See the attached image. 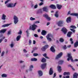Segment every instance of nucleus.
Masks as SVG:
<instances>
[{"instance_id":"nucleus-58","label":"nucleus","mask_w":78,"mask_h":78,"mask_svg":"<svg viewBox=\"0 0 78 78\" xmlns=\"http://www.w3.org/2000/svg\"><path fill=\"white\" fill-rule=\"evenodd\" d=\"M20 63H23L24 62L23 61H22V60H20Z\"/></svg>"},{"instance_id":"nucleus-23","label":"nucleus","mask_w":78,"mask_h":78,"mask_svg":"<svg viewBox=\"0 0 78 78\" xmlns=\"http://www.w3.org/2000/svg\"><path fill=\"white\" fill-rule=\"evenodd\" d=\"M10 25L11 23L4 24L2 26V27H3V28H5V27H8V26Z\"/></svg>"},{"instance_id":"nucleus-46","label":"nucleus","mask_w":78,"mask_h":78,"mask_svg":"<svg viewBox=\"0 0 78 78\" xmlns=\"http://www.w3.org/2000/svg\"><path fill=\"white\" fill-rule=\"evenodd\" d=\"M70 41H71V44H73V41H73V39H72V38H71L70 39Z\"/></svg>"},{"instance_id":"nucleus-48","label":"nucleus","mask_w":78,"mask_h":78,"mask_svg":"<svg viewBox=\"0 0 78 78\" xmlns=\"http://www.w3.org/2000/svg\"><path fill=\"white\" fill-rule=\"evenodd\" d=\"M4 54H5V51H3L1 54V56H3V55H4Z\"/></svg>"},{"instance_id":"nucleus-4","label":"nucleus","mask_w":78,"mask_h":78,"mask_svg":"<svg viewBox=\"0 0 78 78\" xmlns=\"http://www.w3.org/2000/svg\"><path fill=\"white\" fill-rule=\"evenodd\" d=\"M13 20L14 22L15 25L17 24L19 22V18H18V17L16 15H14L13 16Z\"/></svg>"},{"instance_id":"nucleus-62","label":"nucleus","mask_w":78,"mask_h":78,"mask_svg":"<svg viewBox=\"0 0 78 78\" xmlns=\"http://www.w3.org/2000/svg\"><path fill=\"white\" fill-rule=\"evenodd\" d=\"M29 43L30 44H31V41L30 40L29 41Z\"/></svg>"},{"instance_id":"nucleus-15","label":"nucleus","mask_w":78,"mask_h":78,"mask_svg":"<svg viewBox=\"0 0 78 78\" xmlns=\"http://www.w3.org/2000/svg\"><path fill=\"white\" fill-rule=\"evenodd\" d=\"M78 74L76 73H75L73 74V78H78Z\"/></svg>"},{"instance_id":"nucleus-7","label":"nucleus","mask_w":78,"mask_h":78,"mask_svg":"<svg viewBox=\"0 0 78 78\" xmlns=\"http://www.w3.org/2000/svg\"><path fill=\"white\" fill-rule=\"evenodd\" d=\"M64 21L62 20H60L57 23V25L58 27H62L63 26V23Z\"/></svg>"},{"instance_id":"nucleus-39","label":"nucleus","mask_w":78,"mask_h":78,"mask_svg":"<svg viewBox=\"0 0 78 78\" xmlns=\"http://www.w3.org/2000/svg\"><path fill=\"white\" fill-rule=\"evenodd\" d=\"M2 77H7V75L6 74H3L2 75Z\"/></svg>"},{"instance_id":"nucleus-49","label":"nucleus","mask_w":78,"mask_h":78,"mask_svg":"<svg viewBox=\"0 0 78 78\" xmlns=\"http://www.w3.org/2000/svg\"><path fill=\"white\" fill-rule=\"evenodd\" d=\"M34 56H36L38 55V54L37 53H34L33 55Z\"/></svg>"},{"instance_id":"nucleus-11","label":"nucleus","mask_w":78,"mask_h":78,"mask_svg":"<svg viewBox=\"0 0 78 78\" xmlns=\"http://www.w3.org/2000/svg\"><path fill=\"white\" fill-rule=\"evenodd\" d=\"M7 30H6V29H2L1 30H0V33H1V34H4L5 32Z\"/></svg>"},{"instance_id":"nucleus-8","label":"nucleus","mask_w":78,"mask_h":78,"mask_svg":"<svg viewBox=\"0 0 78 78\" xmlns=\"http://www.w3.org/2000/svg\"><path fill=\"white\" fill-rule=\"evenodd\" d=\"M47 63H44L41 65V68L42 69H47Z\"/></svg>"},{"instance_id":"nucleus-10","label":"nucleus","mask_w":78,"mask_h":78,"mask_svg":"<svg viewBox=\"0 0 78 78\" xmlns=\"http://www.w3.org/2000/svg\"><path fill=\"white\" fill-rule=\"evenodd\" d=\"M62 31L64 33V34H66L67 32V30L65 27H63L62 29Z\"/></svg>"},{"instance_id":"nucleus-53","label":"nucleus","mask_w":78,"mask_h":78,"mask_svg":"<svg viewBox=\"0 0 78 78\" xmlns=\"http://www.w3.org/2000/svg\"><path fill=\"white\" fill-rule=\"evenodd\" d=\"M40 23V22L39 21H36L35 22V23Z\"/></svg>"},{"instance_id":"nucleus-21","label":"nucleus","mask_w":78,"mask_h":78,"mask_svg":"<svg viewBox=\"0 0 78 78\" xmlns=\"http://www.w3.org/2000/svg\"><path fill=\"white\" fill-rule=\"evenodd\" d=\"M64 63V61L62 60H59L58 62V64H60L61 65V64H62Z\"/></svg>"},{"instance_id":"nucleus-14","label":"nucleus","mask_w":78,"mask_h":78,"mask_svg":"<svg viewBox=\"0 0 78 78\" xmlns=\"http://www.w3.org/2000/svg\"><path fill=\"white\" fill-rule=\"evenodd\" d=\"M53 68H51L50 69L49 71V75H53Z\"/></svg>"},{"instance_id":"nucleus-30","label":"nucleus","mask_w":78,"mask_h":78,"mask_svg":"<svg viewBox=\"0 0 78 78\" xmlns=\"http://www.w3.org/2000/svg\"><path fill=\"white\" fill-rule=\"evenodd\" d=\"M72 32H68L67 34L68 37H70V36L72 35Z\"/></svg>"},{"instance_id":"nucleus-41","label":"nucleus","mask_w":78,"mask_h":78,"mask_svg":"<svg viewBox=\"0 0 78 78\" xmlns=\"http://www.w3.org/2000/svg\"><path fill=\"white\" fill-rule=\"evenodd\" d=\"M46 50V48H45V47L44 46L42 48H41V50L42 51H45Z\"/></svg>"},{"instance_id":"nucleus-19","label":"nucleus","mask_w":78,"mask_h":78,"mask_svg":"<svg viewBox=\"0 0 78 78\" xmlns=\"http://www.w3.org/2000/svg\"><path fill=\"white\" fill-rule=\"evenodd\" d=\"M71 21V18L70 17H68L66 19V22L67 23H69Z\"/></svg>"},{"instance_id":"nucleus-63","label":"nucleus","mask_w":78,"mask_h":78,"mask_svg":"<svg viewBox=\"0 0 78 78\" xmlns=\"http://www.w3.org/2000/svg\"><path fill=\"white\" fill-rule=\"evenodd\" d=\"M67 47H68V48H70V47H71V45H69L67 46Z\"/></svg>"},{"instance_id":"nucleus-29","label":"nucleus","mask_w":78,"mask_h":78,"mask_svg":"<svg viewBox=\"0 0 78 78\" xmlns=\"http://www.w3.org/2000/svg\"><path fill=\"white\" fill-rule=\"evenodd\" d=\"M21 37V36L20 35H19L17 36L16 37V41H19V40H20V39Z\"/></svg>"},{"instance_id":"nucleus-17","label":"nucleus","mask_w":78,"mask_h":78,"mask_svg":"<svg viewBox=\"0 0 78 78\" xmlns=\"http://www.w3.org/2000/svg\"><path fill=\"white\" fill-rule=\"evenodd\" d=\"M50 8H51V9H56V6L54 5H51L49 6Z\"/></svg>"},{"instance_id":"nucleus-36","label":"nucleus","mask_w":78,"mask_h":78,"mask_svg":"<svg viewBox=\"0 0 78 78\" xmlns=\"http://www.w3.org/2000/svg\"><path fill=\"white\" fill-rule=\"evenodd\" d=\"M22 33V30H19V31L18 32V34H20V35H21Z\"/></svg>"},{"instance_id":"nucleus-33","label":"nucleus","mask_w":78,"mask_h":78,"mask_svg":"<svg viewBox=\"0 0 78 78\" xmlns=\"http://www.w3.org/2000/svg\"><path fill=\"white\" fill-rule=\"evenodd\" d=\"M34 67L33 65H31L30 66V68H29V70L30 71H32L33 70V69Z\"/></svg>"},{"instance_id":"nucleus-20","label":"nucleus","mask_w":78,"mask_h":78,"mask_svg":"<svg viewBox=\"0 0 78 78\" xmlns=\"http://www.w3.org/2000/svg\"><path fill=\"white\" fill-rule=\"evenodd\" d=\"M37 73L38 74V75L40 76H42V72L41 70L38 71H37Z\"/></svg>"},{"instance_id":"nucleus-50","label":"nucleus","mask_w":78,"mask_h":78,"mask_svg":"<svg viewBox=\"0 0 78 78\" xmlns=\"http://www.w3.org/2000/svg\"><path fill=\"white\" fill-rule=\"evenodd\" d=\"M44 47L46 49H47V48H48V45H46L44 46Z\"/></svg>"},{"instance_id":"nucleus-16","label":"nucleus","mask_w":78,"mask_h":78,"mask_svg":"<svg viewBox=\"0 0 78 78\" xmlns=\"http://www.w3.org/2000/svg\"><path fill=\"white\" fill-rule=\"evenodd\" d=\"M58 9H61L62 7V5L59 4H57L56 5Z\"/></svg>"},{"instance_id":"nucleus-64","label":"nucleus","mask_w":78,"mask_h":78,"mask_svg":"<svg viewBox=\"0 0 78 78\" xmlns=\"http://www.w3.org/2000/svg\"><path fill=\"white\" fill-rule=\"evenodd\" d=\"M2 41H3V39H0V43H1Z\"/></svg>"},{"instance_id":"nucleus-26","label":"nucleus","mask_w":78,"mask_h":78,"mask_svg":"<svg viewBox=\"0 0 78 78\" xmlns=\"http://www.w3.org/2000/svg\"><path fill=\"white\" fill-rule=\"evenodd\" d=\"M43 56H44V57H45L46 59H50V58L48 57V56H47V54L46 53H44V54H42Z\"/></svg>"},{"instance_id":"nucleus-3","label":"nucleus","mask_w":78,"mask_h":78,"mask_svg":"<svg viewBox=\"0 0 78 78\" xmlns=\"http://www.w3.org/2000/svg\"><path fill=\"white\" fill-rule=\"evenodd\" d=\"M46 37L47 40L49 41H51V39H53V37L51 34L50 33L47 34L46 36Z\"/></svg>"},{"instance_id":"nucleus-59","label":"nucleus","mask_w":78,"mask_h":78,"mask_svg":"<svg viewBox=\"0 0 78 78\" xmlns=\"http://www.w3.org/2000/svg\"><path fill=\"white\" fill-rule=\"evenodd\" d=\"M33 44H36V41L35 40H34L33 41Z\"/></svg>"},{"instance_id":"nucleus-54","label":"nucleus","mask_w":78,"mask_h":78,"mask_svg":"<svg viewBox=\"0 0 78 78\" xmlns=\"http://www.w3.org/2000/svg\"><path fill=\"white\" fill-rule=\"evenodd\" d=\"M10 46H11V47L12 48V47H14V44H11Z\"/></svg>"},{"instance_id":"nucleus-44","label":"nucleus","mask_w":78,"mask_h":78,"mask_svg":"<svg viewBox=\"0 0 78 78\" xmlns=\"http://www.w3.org/2000/svg\"><path fill=\"white\" fill-rule=\"evenodd\" d=\"M63 78H70V76H63Z\"/></svg>"},{"instance_id":"nucleus-56","label":"nucleus","mask_w":78,"mask_h":78,"mask_svg":"<svg viewBox=\"0 0 78 78\" xmlns=\"http://www.w3.org/2000/svg\"><path fill=\"white\" fill-rule=\"evenodd\" d=\"M63 48L64 49H66V48H67V46H66V45H64L63 46Z\"/></svg>"},{"instance_id":"nucleus-2","label":"nucleus","mask_w":78,"mask_h":78,"mask_svg":"<svg viewBox=\"0 0 78 78\" xmlns=\"http://www.w3.org/2000/svg\"><path fill=\"white\" fill-rule=\"evenodd\" d=\"M37 27V26L35 24H34L31 26H30L29 27V30H32V31H34L36 28Z\"/></svg>"},{"instance_id":"nucleus-28","label":"nucleus","mask_w":78,"mask_h":78,"mask_svg":"<svg viewBox=\"0 0 78 78\" xmlns=\"http://www.w3.org/2000/svg\"><path fill=\"white\" fill-rule=\"evenodd\" d=\"M31 61H37V59L36 58H33L31 59Z\"/></svg>"},{"instance_id":"nucleus-13","label":"nucleus","mask_w":78,"mask_h":78,"mask_svg":"<svg viewBox=\"0 0 78 78\" xmlns=\"http://www.w3.org/2000/svg\"><path fill=\"white\" fill-rule=\"evenodd\" d=\"M43 10L44 11H45V12H48V8L47 7H43Z\"/></svg>"},{"instance_id":"nucleus-57","label":"nucleus","mask_w":78,"mask_h":78,"mask_svg":"<svg viewBox=\"0 0 78 78\" xmlns=\"http://www.w3.org/2000/svg\"><path fill=\"white\" fill-rule=\"evenodd\" d=\"M74 61L75 62H78V59H74Z\"/></svg>"},{"instance_id":"nucleus-12","label":"nucleus","mask_w":78,"mask_h":78,"mask_svg":"<svg viewBox=\"0 0 78 78\" xmlns=\"http://www.w3.org/2000/svg\"><path fill=\"white\" fill-rule=\"evenodd\" d=\"M6 15H5V14H3L2 15L1 19L2 20H6Z\"/></svg>"},{"instance_id":"nucleus-47","label":"nucleus","mask_w":78,"mask_h":78,"mask_svg":"<svg viewBox=\"0 0 78 78\" xmlns=\"http://www.w3.org/2000/svg\"><path fill=\"white\" fill-rule=\"evenodd\" d=\"M23 53H27V50L25 49H24L23 50Z\"/></svg>"},{"instance_id":"nucleus-37","label":"nucleus","mask_w":78,"mask_h":78,"mask_svg":"<svg viewBox=\"0 0 78 78\" xmlns=\"http://www.w3.org/2000/svg\"><path fill=\"white\" fill-rule=\"evenodd\" d=\"M74 47H77L78 46V41L76 42L74 44Z\"/></svg>"},{"instance_id":"nucleus-27","label":"nucleus","mask_w":78,"mask_h":78,"mask_svg":"<svg viewBox=\"0 0 78 78\" xmlns=\"http://www.w3.org/2000/svg\"><path fill=\"white\" fill-rule=\"evenodd\" d=\"M58 70L59 72H61V67L60 66H58L57 67Z\"/></svg>"},{"instance_id":"nucleus-32","label":"nucleus","mask_w":78,"mask_h":78,"mask_svg":"<svg viewBox=\"0 0 78 78\" xmlns=\"http://www.w3.org/2000/svg\"><path fill=\"white\" fill-rule=\"evenodd\" d=\"M38 6H39V5H38V4H36L34 5V9H36L37 8Z\"/></svg>"},{"instance_id":"nucleus-55","label":"nucleus","mask_w":78,"mask_h":78,"mask_svg":"<svg viewBox=\"0 0 78 78\" xmlns=\"http://www.w3.org/2000/svg\"><path fill=\"white\" fill-rule=\"evenodd\" d=\"M43 5V2H41L39 4V6H41Z\"/></svg>"},{"instance_id":"nucleus-45","label":"nucleus","mask_w":78,"mask_h":78,"mask_svg":"<svg viewBox=\"0 0 78 78\" xmlns=\"http://www.w3.org/2000/svg\"><path fill=\"white\" fill-rule=\"evenodd\" d=\"M11 31L9 30L7 34L8 35H9L11 34Z\"/></svg>"},{"instance_id":"nucleus-18","label":"nucleus","mask_w":78,"mask_h":78,"mask_svg":"<svg viewBox=\"0 0 78 78\" xmlns=\"http://www.w3.org/2000/svg\"><path fill=\"white\" fill-rule=\"evenodd\" d=\"M41 33L42 35H43V36H45L47 33V31L45 30H43L42 31Z\"/></svg>"},{"instance_id":"nucleus-38","label":"nucleus","mask_w":78,"mask_h":78,"mask_svg":"<svg viewBox=\"0 0 78 78\" xmlns=\"http://www.w3.org/2000/svg\"><path fill=\"white\" fill-rule=\"evenodd\" d=\"M26 32L27 33V37H28V36H29V35H30V33H29V31H28V30H26Z\"/></svg>"},{"instance_id":"nucleus-31","label":"nucleus","mask_w":78,"mask_h":78,"mask_svg":"<svg viewBox=\"0 0 78 78\" xmlns=\"http://www.w3.org/2000/svg\"><path fill=\"white\" fill-rule=\"evenodd\" d=\"M46 61L47 59H46L45 58H43L41 60V62H45Z\"/></svg>"},{"instance_id":"nucleus-61","label":"nucleus","mask_w":78,"mask_h":78,"mask_svg":"<svg viewBox=\"0 0 78 78\" xmlns=\"http://www.w3.org/2000/svg\"><path fill=\"white\" fill-rule=\"evenodd\" d=\"M37 31L38 33L41 32V29H39L37 30Z\"/></svg>"},{"instance_id":"nucleus-42","label":"nucleus","mask_w":78,"mask_h":78,"mask_svg":"<svg viewBox=\"0 0 78 78\" xmlns=\"http://www.w3.org/2000/svg\"><path fill=\"white\" fill-rule=\"evenodd\" d=\"M70 28H73V29H76V27L75 26H71L70 27Z\"/></svg>"},{"instance_id":"nucleus-22","label":"nucleus","mask_w":78,"mask_h":78,"mask_svg":"<svg viewBox=\"0 0 78 78\" xmlns=\"http://www.w3.org/2000/svg\"><path fill=\"white\" fill-rule=\"evenodd\" d=\"M71 16H76V17H78V13H72L70 14Z\"/></svg>"},{"instance_id":"nucleus-52","label":"nucleus","mask_w":78,"mask_h":78,"mask_svg":"<svg viewBox=\"0 0 78 78\" xmlns=\"http://www.w3.org/2000/svg\"><path fill=\"white\" fill-rule=\"evenodd\" d=\"M34 36L36 37H38V35H37V34H34Z\"/></svg>"},{"instance_id":"nucleus-1","label":"nucleus","mask_w":78,"mask_h":78,"mask_svg":"<svg viewBox=\"0 0 78 78\" xmlns=\"http://www.w3.org/2000/svg\"><path fill=\"white\" fill-rule=\"evenodd\" d=\"M11 1V0H7L5 2V4L6 5V6L7 8H14L16 7V5H17V3H15L14 4L12 3L7 4L9 2Z\"/></svg>"},{"instance_id":"nucleus-51","label":"nucleus","mask_w":78,"mask_h":78,"mask_svg":"<svg viewBox=\"0 0 78 78\" xmlns=\"http://www.w3.org/2000/svg\"><path fill=\"white\" fill-rule=\"evenodd\" d=\"M70 30L71 31H73V33H75V31L74 29H70Z\"/></svg>"},{"instance_id":"nucleus-24","label":"nucleus","mask_w":78,"mask_h":78,"mask_svg":"<svg viewBox=\"0 0 78 78\" xmlns=\"http://www.w3.org/2000/svg\"><path fill=\"white\" fill-rule=\"evenodd\" d=\"M51 51H52V52H54L55 51V48H54V47L53 46H51V47L50 48Z\"/></svg>"},{"instance_id":"nucleus-43","label":"nucleus","mask_w":78,"mask_h":78,"mask_svg":"<svg viewBox=\"0 0 78 78\" xmlns=\"http://www.w3.org/2000/svg\"><path fill=\"white\" fill-rule=\"evenodd\" d=\"M59 41L61 42H63L64 41V39L62 38H61L60 39Z\"/></svg>"},{"instance_id":"nucleus-35","label":"nucleus","mask_w":78,"mask_h":78,"mask_svg":"<svg viewBox=\"0 0 78 78\" xmlns=\"http://www.w3.org/2000/svg\"><path fill=\"white\" fill-rule=\"evenodd\" d=\"M30 19L31 21H33V20H36V18L31 17L30 18Z\"/></svg>"},{"instance_id":"nucleus-6","label":"nucleus","mask_w":78,"mask_h":78,"mask_svg":"<svg viewBox=\"0 0 78 78\" xmlns=\"http://www.w3.org/2000/svg\"><path fill=\"white\" fill-rule=\"evenodd\" d=\"M62 55H63V54L62 53V52H60L57 55L55 56V59H56V60H57L58 59H59V58H61L62 57Z\"/></svg>"},{"instance_id":"nucleus-5","label":"nucleus","mask_w":78,"mask_h":78,"mask_svg":"<svg viewBox=\"0 0 78 78\" xmlns=\"http://www.w3.org/2000/svg\"><path fill=\"white\" fill-rule=\"evenodd\" d=\"M72 54L71 53H69L68 54V58H67V61H70V59L71 61L73 62V58H72Z\"/></svg>"},{"instance_id":"nucleus-34","label":"nucleus","mask_w":78,"mask_h":78,"mask_svg":"<svg viewBox=\"0 0 78 78\" xmlns=\"http://www.w3.org/2000/svg\"><path fill=\"white\" fill-rule=\"evenodd\" d=\"M55 16L56 17H58L59 16V14H58V12L57 11L55 15Z\"/></svg>"},{"instance_id":"nucleus-60","label":"nucleus","mask_w":78,"mask_h":78,"mask_svg":"<svg viewBox=\"0 0 78 78\" xmlns=\"http://www.w3.org/2000/svg\"><path fill=\"white\" fill-rule=\"evenodd\" d=\"M56 73H55L54 74V76H53V78H55V77H56Z\"/></svg>"},{"instance_id":"nucleus-9","label":"nucleus","mask_w":78,"mask_h":78,"mask_svg":"<svg viewBox=\"0 0 78 78\" xmlns=\"http://www.w3.org/2000/svg\"><path fill=\"white\" fill-rule=\"evenodd\" d=\"M43 16L44 17H45L48 21H50V20H51V18L49 17L48 15L46 14L43 15Z\"/></svg>"},{"instance_id":"nucleus-25","label":"nucleus","mask_w":78,"mask_h":78,"mask_svg":"<svg viewBox=\"0 0 78 78\" xmlns=\"http://www.w3.org/2000/svg\"><path fill=\"white\" fill-rule=\"evenodd\" d=\"M70 73L69 72H65L64 73L63 75L65 76V75H70Z\"/></svg>"},{"instance_id":"nucleus-40","label":"nucleus","mask_w":78,"mask_h":78,"mask_svg":"<svg viewBox=\"0 0 78 78\" xmlns=\"http://www.w3.org/2000/svg\"><path fill=\"white\" fill-rule=\"evenodd\" d=\"M68 66L69 67H70L73 70H75V68H73V66H71V65H68Z\"/></svg>"}]
</instances>
